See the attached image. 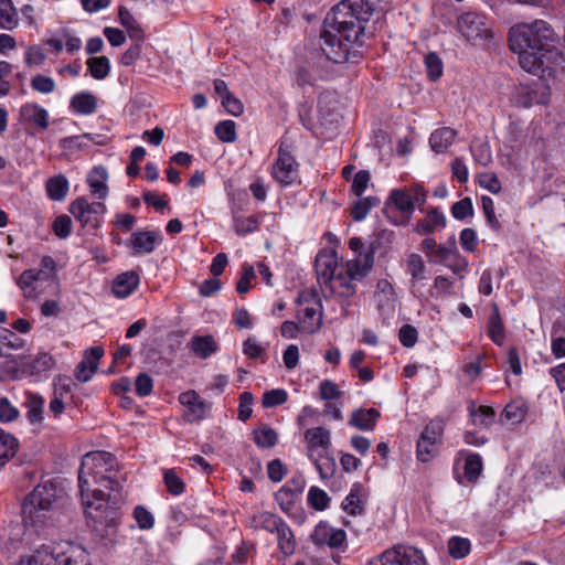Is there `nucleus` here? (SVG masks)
I'll return each instance as SVG.
<instances>
[{
    "label": "nucleus",
    "mask_w": 565,
    "mask_h": 565,
    "mask_svg": "<svg viewBox=\"0 0 565 565\" xmlns=\"http://www.w3.org/2000/svg\"><path fill=\"white\" fill-rule=\"evenodd\" d=\"M380 0H342L324 19L320 47L328 60L344 63L358 57L367 23Z\"/></svg>",
    "instance_id": "1"
},
{
    "label": "nucleus",
    "mask_w": 565,
    "mask_h": 565,
    "mask_svg": "<svg viewBox=\"0 0 565 565\" xmlns=\"http://www.w3.org/2000/svg\"><path fill=\"white\" fill-rule=\"evenodd\" d=\"M92 477L99 488L93 490V498L97 501L108 499L114 504L122 500V482L126 480L117 469L116 458L106 451H94L86 454L78 470V483L84 507L92 508L93 502L89 499V481Z\"/></svg>",
    "instance_id": "2"
},
{
    "label": "nucleus",
    "mask_w": 565,
    "mask_h": 565,
    "mask_svg": "<svg viewBox=\"0 0 565 565\" xmlns=\"http://www.w3.org/2000/svg\"><path fill=\"white\" fill-rule=\"evenodd\" d=\"M509 47L519 54V64L524 71L543 72L545 60L555 54L554 31L543 20L518 24L509 32Z\"/></svg>",
    "instance_id": "3"
},
{
    "label": "nucleus",
    "mask_w": 565,
    "mask_h": 565,
    "mask_svg": "<svg viewBox=\"0 0 565 565\" xmlns=\"http://www.w3.org/2000/svg\"><path fill=\"white\" fill-rule=\"evenodd\" d=\"M57 500V489L52 482L36 486L22 503L23 522L34 527L53 524Z\"/></svg>",
    "instance_id": "4"
},
{
    "label": "nucleus",
    "mask_w": 565,
    "mask_h": 565,
    "mask_svg": "<svg viewBox=\"0 0 565 565\" xmlns=\"http://www.w3.org/2000/svg\"><path fill=\"white\" fill-rule=\"evenodd\" d=\"M373 253L341 264L331 282L321 290L324 297H338L349 300L356 294V282L364 279L373 267Z\"/></svg>",
    "instance_id": "5"
},
{
    "label": "nucleus",
    "mask_w": 565,
    "mask_h": 565,
    "mask_svg": "<svg viewBox=\"0 0 565 565\" xmlns=\"http://www.w3.org/2000/svg\"><path fill=\"white\" fill-rule=\"evenodd\" d=\"M370 565H426L422 551L411 545L397 544L384 551Z\"/></svg>",
    "instance_id": "6"
},
{
    "label": "nucleus",
    "mask_w": 565,
    "mask_h": 565,
    "mask_svg": "<svg viewBox=\"0 0 565 565\" xmlns=\"http://www.w3.org/2000/svg\"><path fill=\"white\" fill-rule=\"evenodd\" d=\"M460 33L470 42L482 43L492 38L487 18L477 12H466L458 19Z\"/></svg>",
    "instance_id": "7"
},
{
    "label": "nucleus",
    "mask_w": 565,
    "mask_h": 565,
    "mask_svg": "<svg viewBox=\"0 0 565 565\" xmlns=\"http://www.w3.org/2000/svg\"><path fill=\"white\" fill-rule=\"evenodd\" d=\"M273 178L284 186L292 184L298 179V163L290 147L280 142L277 159L271 168Z\"/></svg>",
    "instance_id": "8"
},
{
    "label": "nucleus",
    "mask_w": 565,
    "mask_h": 565,
    "mask_svg": "<svg viewBox=\"0 0 565 565\" xmlns=\"http://www.w3.org/2000/svg\"><path fill=\"white\" fill-rule=\"evenodd\" d=\"M106 206L102 202L89 203L84 196L77 198L70 205V213L81 222L82 226L98 228L102 224V215Z\"/></svg>",
    "instance_id": "9"
},
{
    "label": "nucleus",
    "mask_w": 565,
    "mask_h": 565,
    "mask_svg": "<svg viewBox=\"0 0 565 565\" xmlns=\"http://www.w3.org/2000/svg\"><path fill=\"white\" fill-rule=\"evenodd\" d=\"M338 255L333 250L322 249L316 256L315 268L321 290L331 282L340 269Z\"/></svg>",
    "instance_id": "10"
},
{
    "label": "nucleus",
    "mask_w": 565,
    "mask_h": 565,
    "mask_svg": "<svg viewBox=\"0 0 565 565\" xmlns=\"http://www.w3.org/2000/svg\"><path fill=\"white\" fill-rule=\"evenodd\" d=\"M102 504L95 509L96 513L88 511V516L94 522L95 531L100 534L102 537L107 539L109 542H114L117 534V526L119 524V514L115 509L106 511L105 515L99 512Z\"/></svg>",
    "instance_id": "11"
},
{
    "label": "nucleus",
    "mask_w": 565,
    "mask_h": 565,
    "mask_svg": "<svg viewBox=\"0 0 565 565\" xmlns=\"http://www.w3.org/2000/svg\"><path fill=\"white\" fill-rule=\"evenodd\" d=\"M392 207H395L401 212L404 217L398 221L396 218L391 220L393 224L401 225L406 223L414 212V201L412 200V193L407 189H394L391 191L384 206V213H388Z\"/></svg>",
    "instance_id": "12"
},
{
    "label": "nucleus",
    "mask_w": 565,
    "mask_h": 565,
    "mask_svg": "<svg viewBox=\"0 0 565 565\" xmlns=\"http://www.w3.org/2000/svg\"><path fill=\"white\" fill-rule=\"evenodd\" d=\"M551 90L541 81L530 87L521 88L514 97L515 104L520 107L530 108L533 105H545L550 102Z\"/></svg>",
    "instance_id": "13"
},
{
    "label": "nucleus",
    "mask_w": 565,
    "mask_h": 565,
    "mask_svg": "<svg viewBox=\"0 0 565 565\" xmlns=\"http://www.w3.org/2000/svg\"><path fill=\"white\" fill-rule=\"evenodd\" d=\"M347 534L342 529L329 525L327 522H320L311 534V540L317 545H328L331 548H338L345 542Z\"/></svg>",
    "instance_id": "14"
},
{
    "label": "nucleus",
    "mask_w": 565,
    "mask_h": 565,
    "mask_svg": "<svg viewBox=\"0 0 565 565\" xmlns=\"http://www.w3.org/2000/svg\"><path fill=\"white\" fill-rule=\"evenodd\" d=\"M305 439L308 443V455L309 458H315L319 452H329L331 439L330 430L324 427H315L307 429L305 433Z\"/></svg>",
    "instance_id": "15"
},
{
    "label": "nucleus",
    "mask_w": 565,
    "mask_h": 565,
    "mask_svg": "<svg viewBox=\"0 0 565 565\" xmlns=\"http://www.w3.org/2000/svg\"><path fill=\"white\" fill-rule=\"evenodd\" d=\"M179 402L188 408L185 416L190 423L204 418L206 411L209 409V405L199 396L195 391L181 393L179 396Z\"/></svg>",
    "instance_id": "16"
},
{
    "label": "nucleus",
    "mask_w": 565,
    "mask_h": 565,
    "mask_svg": "<svg viewBox=\"0 0 565 565\" xmlns=\"http://www.w3.org/2000/svg\"><path fill=\"white\" fill-rule=\"evenodd\" d=\"M104 354L102 347H94L86 351L84 359L77 364L75 369V377L79 382H87L92 379L97 370L98 361Z\"/></svg>",
    "instance_id": "17"
},
{
    "label": "nucleus",
    "mask_w": 565,
    "mask_h": 565,
    "mask_svg": "<svg viewBox=\"0 0 565 565\" xmlns=\"http://www.w3.org/2000/svg\"><path fill=\"white\" fill-rule=\"evenodd\" d=\"M161 242L160 232L137 231L131 235L130 245L134 248V254H150Z\"/></svg>",
    "instance_id": "18"
},
{
    "label": "nucleus",
    "mask_w": 565,
    "mask_h": 565,
    "mask_svg": "<svg viewBox=\"0 0 565 565\" xmlns=\"http://www.w3.org/2000/svg\"><path fill=\"white\" fill-rule=\"evenodd\" d=\"M140 281L136 271H126L118 275L113 281V292L117 298H126L132 294Z\"/></svg>",
    "instance_id": "19"
},
{
    "label": "nucleus",
    "mask_w": 565,
    "mask_h": 565,
    "mask_svg": "<svg viewBox=\"0 0 565 565\" xmlns=\"http://www.w3.org/2000/svg\"><path fill=\"white\" fill-rule=\"evenodd\" d=\"M188 347L201 359H207L218 350V345L211 334L192 337Z\"/></svg>",
    "instance_id": "20"
},
{
    "label": "nucleus",
    "mask_w": 565,
    "mask_h": 565,
    "mask_svg": "<svg viewBox=\"0 0 565 565\" xmlns=\"http://www.w3.org/2000/svg\"><path fill=\"white\" fill-rule=\"evenodd\" d=\"M107 179V171L103 167H95L87 177L90 193L99 200L106 199L108 194Z\"/></svg>",
    "instance_id": "21"
},
{
    "label": "nucleus",
    "mask_w": 565,
    "mask_h": 565,
    "mask_svg": "<svg viewBox=\"0 0 565 565\" xmlns=\"http://www.w3.org/2000/svg\"><path fill=\"white\" fill-rule=\"evenodd\" d=\"M365 495L363 488L354 483L342 502L343 510L351 515H361L364 512Z\"/></svg>",
    "instance_id": "22"
},
{
    "label": "nucleus",
    "mask_w": 565,
    "mask_h": 565,
    "mask_svg": "<svg viewBox=\"0 0 565 565\" xmlns=\"http://www.w3.org/2000/svg\"><path fill=\"white\" fill-rule=\"evenodd\" d=\"M446 217L438 209H431L427 212V216L416 223L414 232L425 235L434 233L439 227H445Z\"/></svg>",
    "instance_id": "23"
},
{
    "label": "nucleus",
    "mask_w": 565,
    "mask_h": 565,
    "mask_svg": "<svg viewBox=\"0 0 565 565\" xmlns=\"http://www.w3.org/2000/svg\"><path fill=\"white\" fill-rule=\"evenodd\" d=\"M118 18L120 24L127 30L129 38L136 42H142L145 39L143 30L140 24L136 21L130 11L120 6L118 9Z\"/></svg>",
    "instance_id": "24"
},
{
    "label": "nucleus",
    "mask_w": 565,
    "mask_h": 565,
    "mask_svg": "<svg viewBox=\"0 0 565 565\" xmlns=\"http://www.w3.org/2000/svg\"><path fill=\"white\" fill-rule=\"evenodd\" d=\"M380 412L375 408L354 411L350 418V425L361 430H372L375 427Z\"/></svg>",
    "instance_id": "25"
},
{
    "label": "nucleus",
    "mask_w": 565,
    "mask_h": 565,
    "mask_svg": "<svg viewBox=\"0 0 565 565\" xmlns=\"http://www.w3.org/2000/svg\"><path fill=\"white\" fill-rule=\"evenodd\" d=\"M25 341L7 328H0V358H8L11 351L20 350Z\"/></svg>",
    "instance_id": "26"
},
{
    "label": "nucleus",
    "mask_w": 565,
    "mask_h": 565,
    "mask_svg": "<svg viewBox=\"0 0 565 565\" xmlns=\"http://www.w3.org/2000/svg\"><path fill=\"white\" fill-rule=\"evenodd\" d=\"M406 271L411 275L412 287L415 288L419 282L427 279L426 266L420 255L412 253L406 258Z\"/></svg>",
    "instance_id": "27"
},
{
    "label": "nucleus",
    "mask_w": 565,
    "mask_h": 565,
    "mask_svg": "<svg viewBox=\"0 0 565 565\" xmlns=\"http://www.w3.org/2000/svg\"><path fill=\"white\" fill-rule=\"evenodd\" d=\"M457 132L450 127L435 130L429 138L430 147L436 152H444L455 140Z\"/></svg>",
    "instance_id": "28"
},
{
    "label": "nucleus",
    "mask_w": 565,
    "mask_h": 565,
    "mask_svg": "<svg viewBox=\"0 0 565 565\" xmlns=\"http://www.w3.org/2000/svg\"><path fill=\"white\" fill-rule=\"evenodd\" d=\"M46 193L53 201H62L68 193L70 183L65 175L58 174L50 178L45 184Z\"/></svg>",
    "instance_id": "29"
},
{
    "label": "nucleus",
    "mask_w": 565,
    "mask_h": 565,
    "mask_svg": "<svg viewBox=\"0 0 565 565\" xmlns=\"http://www.w3.org/2000/svg\"><path fill=\"white\" fill-rule=\"evenodd\" d=\"M21 115L29 121H32L40 129L45 130L49 127L47 111L36 104H25L21 108Z\"/></svg>",
    "instance_id": "30"
},
{
    "label": "nucleus",
    "mask_w": 565,
    "mask_h": 565,
    "mask_svg": "<svg viewBox=\"0 0 565 565\" xmlns=\"http://www.w3.org/2000/svg\"><path fill=\"white\" fill-rule=\"evenodd\" d=\"M18 24L19 14L12 0H0V29L13 30Z\"/></svg>",
    "instance_id": "31"
},
{
    "label": "nucleus",
    "mask_w": 565,
    "mask_h": 565,
    "mask_svg": "<svg viewBox=\"0 0 565 565\" xmlns=\"http://www.w3.org/2000/svg\"><path fill=\"white\" fill-rule=\"evenodd\" d=\"M71 107L78 114L90 115L97 108V98L90 93H78L72 97Z\"/></svg>",
    "instance_id": "32"
},
{
    "label": "nucleus",
    "mask_w": 565,
    "mask_h": 565,
    "mask_svg": "<svg viewBox=\"0 0 565 565\" xmlns=\"http://www.w3.org/2000/svg\"><path fill=\"white\" fill-rule=\"evenodd\" d=\"M18 445L14 436L0 428V467H3L9 459L15 456Z\"/></svg>",
    "instance_id": "33"
},
{
    "label": "nucleus",
    "mask_w": 565,
    "mask_h": 565,
    "mask_svg": "<svg viewBox=\"0 0 565 565\" xmlns=\"http://www.w3.org/2000/svg\"><path fill=\"white\" fill-rule=\"evenodd\" d=\"M317 471L319 472L321 479H329L333 477L337 470L335 460L327 454L319 452L315 456V458H310Z\"/></svg>",
    "instance_id": "34"
},
{
    "label": "nucleus",
    "mask_w": 565,
    "mask_h": 565,
    "mask_svg": "<svg viewBox=\"0 0 565 565\" xmlns=\"http://www.w3.org/2000/svg\"><path fill=\"white\" fill-rule=\"evenodd\" d=\"M28 408L26 418L31 424L40 423L43 419L44 399L38 394H28L24 403Z\"/></svg>",
    "instance_id": "35"
},
{
    "label": "nucleus",
    "mask_w": 565,
    "mask_h": 565,
    "mask_svg": "<svg viewBox=\"0 0 565 565\" xmlns=\"http://www.w3.org/2000/svg\"><path fill=\"white\" fill-rule=\"evenodd\" d=\"M489 335L499 345L504 340V328L497 305H493V312L489 318Z\"/></svg>",
    "instance_id": "36"
},
{
    "label": "nucleus",
    "mask_w": 565,
    "mask_h": 565,
    "mask_svg": "<svg viewBox=\"0 0 565 565\" xmlns=\"http://www.w3.org/2000/svg\"><path fill=\"white\" fill-rule=\"evenodd\" d=\"M89 74L96 79H104L110 72L107 56L90 57L87 60Z\"/></svg>",
    "instance_id": "37"
},
{
    "label": "nucleus",
    "mask_w": 565,
    "mask_h": 565,
    "mask_svg": "<svg viewBox=\"0 0 565 565\" xmlns=\"http://www.w3.org/2000/svg\"><path fill=\"white\" fill-rule=\"evenodd\" d=\"M318 311L315 307H306L300 318L301 330L307 333L316 332L321 326V315L317 318Z\"/></svg>",
    "instance_id": "38"
},
{
    "label": "nucleus",
    "mask_w": 565,
    "mask_h": 565,
    "mask_svg": "<svg viewBox=\"0 0 565 565\" xmlns=\"http://www.w3.org/2000/svg\"><path fill=\"white\" fill-rule=\"evenodd\" d=\"M254 441L258 447L271 448L278 441L277 433L269 426H263L254 430Z\"/></svg>",
    "instance_id": "39"
},
{
    "label": "nucleus",
    "mask_w": 565,
    "mask_h": 565,
    "mask_svg": "<svg viewBox=\"0 0 565 565\" xmlns=\"http://www.w3.org/2000/svg\"><path fill=\"white\" fill-rule=\"evenodd\" d=\"M279 548L285 555H291L295 551V541L290 527L284 522L276 532Z\"/></svg>",
    "instance_id": "40"
},
{
    "label": "nucleus",
    "mask_w": 565,
    "mask_h": 565,
    "mask_svg": "<svg viewBox=\"0 0 565 565\" xmlns=\"http://www.w3.org/2000/svg\"><path fill=\"white\" fill-rule=\"evenodd\" d=\"M470 542L468 539H463L460 536H452L448 541V552L449 554L457 559L463 558L470 552Z\"/></svg>",
    "instance_id": "41"
},
{
    "label": "nucleus",
    "mask_w": 565,
    "mask_h": 565,
    "mask_svg": "<svg viewBox=\"0 0 565 565\" xmlns=\"http://www.w3.org/2000/svg\"><path fill=\"white\" fill-rule=\"evenodd\" d=\"M380 203L376 198H364L354 203L351 215L354 221H362L366 217L371 209Z\"/></svg>",
    "instance_id": "42"
},
{
    "label": "nucleus",
    "mask_w": 565,
    "mask_h": 565,
    "mask_svg": "<svg viewBox=\"0 0 565 565\" xmlns=\"http://www.w3.org/2000/svg\"><path fill=\"white\" fill-rule=\"evenodd\" d=\"M38 280H42L41 274H38L34 269H26L20 275L18 285L23 290L25 297L32 296L35 290L33 284Z\"/></svg>",
    "instance_id": "43"
},
{
    "label": "nucleus",
    "mask_w": 565,
    "mask_h": 565,
    "mask_svg": "<svg viewBox=\"0 0 565 565\" xmlns=\"http://www.w3.org/2000/svg\"><path fill=\"white\" fill-rule=\"evenodd\" d=\"M525 414L526 407L522 402H512L505 406L501 416L513 424H518L524 419Z\"/></svg>",
    "instance_id": "44"
},
{
    "label": "nucleus",
    "mask_w": 565,
    "mask_h": 565,
    "mask_svg": "<svg viewBox=\"0 0 565 565\" xmlns=\"http://www.w3.org/2000/svg\"><path fill=\"white\" fill-rule=\"evenodd\" d=\"M482 471V459L478 454H470L466 458L465 462V476L473 482L476 481Z\"/></svg>",
    "instance_id": "45"
},
{
    "label": "nucleus",
    "mask_w": 565,
    "mask_h": 565,
    "mask_svg": "<svg viewBox=\"0 0 565 565\" xmlns=\"http://www.w3.org/2000/svg\"><path fill=\"white\" fill-rule=\"evenodd\" d=\"M470 415L476 425L488 427L492 424L495 413L490 406H479L478 408H471Z\"/></svg>",
    "instance_id": "46"
},
{
    "label": "nucleus",
    "mask_w": 565,
    "mask_h": 565,
    "mask_svg": "<svg viewBox=\"0 0 565 565\" xmlns=\"http://www.w3.org/2000/svg\"><path fill=\"white\" fill-rule=\"evenodd\" d=\"M456 241L452 238L448 245H439L434 255H430V260L434 263L446 264L451 257H456Z\"/></svg>",
    "instance_id": "47"
},
{
    "label": "nucleus",
    "mask_w": 565,
    "mask_h": 565,
    "mask_svg": "<svg viewBox=\"0 0 565 565\" xmlns=\"http://www.w3.org/2000/svg\"><path fill=\"white\" fill-rule=\"evenodd\" d=\"M132 516L141 530L148 531L154 526L153 514L143 505H137L134 509Z\"/></svg>",
    "instance_id": "48"
},
{
    "label": "nucleus",
    "mask_w": 565,
    "mask_h": 565,
    "mask_svg": "<svg viewBox=\"0 0 565 565\" xmlns=\"http://www.w3.org/2000/svg\"><path fill=\"white\" fill-rule=\"evenodd\" d=\"M425 66L428 77L431 81H437L443 74V62L437 53L430 52L425 57Z\"/></svg>",
    "instance_id": "49"
},
{
    "label": "nucleus",
    "mask_w": 565,
    "mask_h": 565,
    "mask_svg": "<svg viewBox=\"0 0 565 565\" xmlns=\"http://www.w3.org/2000/svg\"><path fill=\"white\" fill-rule=\"evenodd\" d=\"M164 484L168 491L173 495H179L184 491V482L173 469H168L163 473Z\"/></svg>",
    "instance_id": "50"
},
{
    "label": "nucleus",
    "mask_w": 565,
    "mask_h": 565,
    "mask_svg": "<svg viewBox=\"0 0 565 565\" xmlns=\"http://www.w3.org/2000/svg\"><path fill=\"white\" fill-rule=\"evenodd\" d=\"M55 364L54 358L46 353L40 352L32 362L28 363L32 373H42L52 369Z\"/></svg>",
    "instance_id": "51"
},
{
    "label": "nucleus",
    "mask_w": 565,
    "mask_h": 565,
    "mask_svg": "<svg viewBox=\"0 0 565 565\" xmlns=\"http://www.w3.org/2000/svg\"><path fill=\"white\" fill-rule=\"evenodd\" d=\"M329 501L330 498L323 490L317 487L310 488L308 492V502L313 509L322 511L327 509Z\"/></svg>",
    "instance_id": "52"
},
{
    "label": "nucleus",
    "mask_w": 565,
    "mask_h": 565,
    "mask_svg": "<svg viewBox=\"0 0 565 565\" xmlns=\"http://www.w3.org/2000/svg\"><path fill=\"white\" fill-rule=\"evenodd\" d=\"M215 134L223 142H233L236 140L235 122L232 120H224L215 126Z\"/></svg>",
    "instance_id": "53"
},
{
    "label": "nucleus",
    "mask_w": 565,
    "mask_h": 565,
    "mask_svg": "<svg viewBox=\"0 0 565 565\" xmlns=\"http://www.w3.org/2000/svg\"><path fill=\"white\" fill-rule=\"evenodd\" d=\"M288 398L287 392L281 388L270 390L263 395V406L270 408L284 404Z\"/></svg>",
    "instance_id": "54"
},
{
    "label": "nucleus",
    "mask_w": 565,
    "mask_h": 565,
    "mask_svg": "<svg viewBox=\"0 0 565 565\" xmlns=\"http://www.w3.org/2000/svg\"><path fill=\"white\" fill-rule=\"evenodd\" d=\"M54 234L60 238H66L72 232V220L63 214L57 216L52 225Z\"/></svg>",
    "instance_id": "55"
},
{
    "label": "nucleus",
    "mask_w": 565,
    "mask_h": 565,
    "mask_svg": "<svg viewBox=\"0 0 565 565\" xmlns=\"http://www.w3.org/2000/svg\"><path fill=\"white\" fill-rule=\"evenodd\" d=\"M31 86L41 94H50L55 89V82L52 77L39 74L32 78Z\"/></svg>",
    "instance_id": "56"
},
{
    "label": "nucleus",
    "mask_w": 565,
    "mask_h": 565,
    "mask_svg": "<svg viewBox=\"0 0 565 565\" xmlns=\"http://www.w3.org/2000/svg\"><path fill=\"white\" fill-rule=\"evenodd\" d=\"M258 222L254 216L236 217L234 220V228L237 235H246L256 231Z\"/></svg>",
    "instance_id": "57"
},
{
    "label": "nucleus",
    "mask_w": 565,
    "mask_h": 565,
    "mask_svg": "<svg viewBox=\"0 0 565 565\" xmlns=\"http://www.w3.org/2000/svg\"><path fill=\"white\" fill-rule=\"evenodd\" d=\"M452 216L457 220H465L466 217L472 215L473 207L470 198H465L458 202H456L451 206Z\"/></svg>",
    "instance_id": "58"
},
{
    "label": "nucleus",
    "mask_w": 565,
    "mask_h": 565,
    "mask_svg": "<svg viewBox=\"0 0 565 565\" xmlns=\"http://www.w3.org/2000/svg\"><path fill=\"white\" fill-rule=\"evenodd\" d=\"M479 184L493 194L499 193L501 190L500 180L492 172L480 173L479 174Z\"/></svg>",
    "instance_id": "59"
},
{
    "label": "nucleus",
    "mask_w": 565,
    "mask_h": 565,
    "mask_svg": "<svg viewBox=\"0 0 565 565\" xmlns=\"http://www.w3.org/2000/svg\"><path fill=\"white\" fill-rule=\"evenodd\" d=\"M19 417V411L15 408L8 398H0V422L11 423Z\"/></svg>",
    "instance_id": "60"
},
{
    "label": "nucleus",
    "mask_w": 565,
    "mask_h": 565,
    "mask_svg": "<svg viewBox=\"0 0 565 565\" xmlns=\"http://www.w3.org/2000/svg\"><path fill=\"white\" fill-rule=\"evenodd\" d=\"M253 394L249 392H244L239 396V406H238V418L243 422H246L252 413V405H253Z\"/></svg>",
    "instance_id": "61"
},
{
    "label": "nucleus",
    "mask_w": 565,
    "mask_h": 565,
    "mask_svg": "<svg viewBox=\"0 0 565 565\" xmlns=\"http://www.w3.org/2000/svg\"><path fill=\"white\" fill-rule=\"evenodd\" d=\"M418 332L415 327L411 324H404L399 329L398 338L401 343L406 348H412L417 342Z\"/></svg>",
    "instance_id": "62"
},
{
    "label": "nucleus",
    "mask_w": 565,
    "mask_h": 565,
    "mask_svg": "<svg viewBox=\"0 0 565 565\" xmlns=\"http://www.w3.org/2000/svg\"><path fill=\"white\" fill-rule=\"evenodd\" d=\"M135 386L136 393L141 397H146L151 394L153 382L148 374L140 373L136 379Z\"/></svg>",
    "instance_id": "63"
},
{
    "label": "nucleus",
    "mask_w": 565,
    "mask_h": 565,
    "mask_svg": "<svg viewBox=\"0 0 565 565\" xmlns=\"http://www.w3.org/2000/svg\"><path fill=\"white\" fill-rule=\"evenodd\" d=\"M258 520L263 529L275 533L284 523L279 516L269 512L262 513Z\"/></svg>",
    "instance_id": "64"
}]
</instances>
